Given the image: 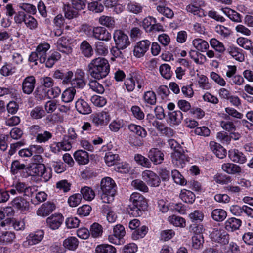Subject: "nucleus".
I'll use <instances>...</instances> for the list:
<instances>
[{"instance_id":"f257e3e1","label":"nucleus","mask_w":253,"mask_h":253,"mask_svg":"<svg viewBox=\"0 0 253 253\" xmlns=\"http://www.w3.org/2000/svg\"><path fill=\"white\" fill-rule=\"evenodd\" d=\"M87 71L93 78L96 80L102 79L109 74L110 64L105 58H95L88 65Z\"/></svg>"},{"instance_id":"f03ea898","label":"nucleus","mask_w":253,"mask_h":253,"mask_svg":"<svg viewBox=\"0 0 253 253\" xmlns=\"http://www.w3.org/2000/svg\"><path fill=\"white\" fill-rule=\"evenodd\" d=\"M101 199L105 203L114 201L116 193V185L114 180L109 177L102 179L100 182Z\"/></svg>"},{"instance_id":"7ed1b4c3","label":"nucleus","mask_w":253,"mask_h":253,"mask_svg":"<svg viewBox=\"0 0 253 253\" xmlns=\"http://www.w3.org/2000/svg\"><path fill=\"white\" fill-rule=\"evenodd\" d=\"M132 204L129 205L128 210L129 214L133 216H140L147 208V202L144 197L140 193H133L130 197Z\"/></svg>"},{"instance_id":"20e7f679","label":"nucleus","mask_w":253,"mask_h":253,"mask_svg":"<svg viewBox=\"0 0 253 253\" xmlns=\"http://www.w3.org/2000/svg\"><path fill=\"white\" fill-rule=\"evenodd\" d=\"M171 157L172 163L179 168H183L188 161V157L181 147H178L177 150L171 153Z\"/></svg>"},{"instance_id":"39448f33","label":"nucleus","mask_w":253,"mask_h":253,"mask_svg":"<svg viewBox=\"0 0 253 253\" xmlns=\"http://www.w3.org/2000/svg\"><path fill=\"white\" fill-rule=\"evenodd\" d=\"M72 39L69 37L62 36L59 38L56 43L57 49L63 53L69 54L72 52L71 46Z\"/></svg>"},{"instance_id":"423d86ee","label":"nucleus","mask_w":253,"mask_h":253,"mask_svg":"<svg viewBox=\"0 0 253 253\" xmlns=\"http://www.w3.org/2000/svg\"><path fill=\"white\" fill-rule=\"evenodd\" d=\"M113 38L115 45L118 46L121 49H125L130 43L128 36L120 30L115 31Z\"/></svg>"},{"instance_id":"0eeeda50","label":"nucleus","mask_w":253,"mask_h":253,"mask_svg":"<svg viewBox=\"0 0 253 253\" xmlns=\"http://www.w3.org/2000/svg\"><path fill=\"white\" fill-rule=\"evenodd\" d=\"M142 176L143 180L151 187H158L161 183L160 177L153 171L144 170L142 173Z\"/></svg>"},{"instance_id":"6e6552de","label":"nucleus","mask_w":253,"mask_h":253,"mask_svg":"<svg viewBox=\"0 0 253 253\" xmlns=\"http://www.w3.org/2000/svg\"><path fill=\"white\" fill-rule=\"evenodd\" d=\"M90 120L96 126L107 125L110 120L109 113L105 111L93 113L90 116Z\"/></svg>"},{"instance_id":"1a4fd4ad","label":"nucleus","mask_w":253,"mask_h":253,"mask_svg":"<svg viewBox=\"0 0 253 253\" xmlns=\"http://www.w3.org/2000/svg\"><path fill=\"white\" fill-rule=\"evenodd\" d=\"M89 31H91L92 37L100 41H109L111 39V34L104 27H95L92 29L89 27Z\"/></svg>"},{"instance_id":"9d476101","label":"nucleus","mask_w":253,"mask_h":253,"mask_svg":"<svg viewBox=\"0 0 253 253\" xmlns=\"http://www.w3.org/2000/svg\"><path fill=\"white\" fill-rule=\"evenodd\" d=\"M151 42L147 40L138 42L134 47L133 54L137 58L143 57L149 50Z\"/></svg>"},{"instance_id":"9b49d317","label":"nucleus","mask_w":253,"mask_h":253,"mask_svg":"<svg viewBox=\"0 0 253 253\" xmlns=\"http://www.w3.org/2000/svg\"><path fill=\"white\" fill-rule=\"evenodd\" d=\"M36 79L30 75L24 78L22 83V90L24 94L30 95L32 93L36 85Z\"/></svg>"},{"instance_id":"f8f14e48","label":"nucleus","mask_w":253,"mask_h":253,"mask_svg":"<svg viewBox=\"0 0 253 253\" xmlns=\"http://www.w3.org/2000/svg\"><path fill=\"white\" fill-rule=\"evenodd\" d=\"M212 241L225 245L228 244L230 237L229 235L224 231L214 229L210 234Z\"/></svg>"},{"instance_id":"ddd939ff","label":"nucleus","mask_w":253,"mask_h":253,"mask_svg":"<svg viewBox=\"0 0 253 253\" xmlns=\"http://www.w3.org/2000/svg\"><path fill=\"white\" fill-rule=\"evenodd\" d=\"M12 206L21 212L27 211L30 208L29 202L21 196L14 198L11 203Z\"/></svg>"},{"instance_id":"4468645a","label":"nucleus","mask_w":253,"mask_h":253,"mask_svg":"<svg viewBox=\"0 0 253 253\" xmlns=\"http://www.w3.org/2000/svg\"><path fill=\"white\" fill-rule=\"evenodd\" d=\"M44 232L39 230L30 233L27 237V240L24 242L25 246L33 245L38 244L43 239Z\"/></svg>"},{"instance_id":"2eb2a0df","label":"nucleus","mask_w":253,"mask_h":253,"mask_svg":"<svg viewBox=\"0 0 253 253\" xmlns=\"http://www.w3.org/2000/svg\"><path fill=\"white\" fill-rule=\"evenodd\" d=\"M63 221V217L61 214H55L46 219L47 226L52 230L58 229Z\"/></svg>"},{"instance_id":"dca6fc26","label":"nucleus","mask_w":253,"mask_h":253,"mask_svg":"<svg viewBox=\"0 0 253 253\" xmlns=\"http://www.w3.org/2000/svg\"><path fill=\"white\" fill-rule=\"evenodd\" d=\"M74 77V73L72 71H66L65 72L57 70L54 72L53 77L55 79H61L62 83L64 85L70 84Z\"/></svg>"},{"instance_id":"f3484780","label":"nucleus","mask_w":253,"mask_h":253,"mask_svg":"<svg viewBox=\"0 0 253 253\" xmlns=\"http://www.w3.org/2000/svg\"><path fill=\"white\" fill-rule=\"evenodd\" d=\"M228 157L233 162L244 164L247 161V158L243 152L238 149H231L228 151Z\"/></svg>"},{"instance_id":"a211bd4d","label":"nucleus","mask_w":253,"mask_h":253,"mask_svg":"<svg viewBox=\"0 0 253 253\" xmlns=\"http://www.w3.org/2000/svg\"><path fill=\"white\" fill-rule=\"evenodd\" d=\"M164 156L163 153L155 148L151 149L148 153V157L155 165L161 164L164 160Z\"/></svg>"},{"instance_id":"6ab92c4d","label":"nucleus","mask_w":253,"mask_h":253,"mask_svg":"<svg viewBox=\"0 0 253 253\" xmlns=\"http://www.w3.org/2000/svg\"><path fill=\"white\" fill-rule=\"evenodd\" d=\"M75 108L80 114L83 115H88L92 112L91 108L88 102L82 98L76 101Z\"/></svg>"},{"instance_id":"aec40b11","label":"nucleus","mask_w":253,"mask_h":253,"mask_svg":"<svg viewBox=\"0 0 253 253\" xmlns=\"http://www.w3.org/2000/svg\"><path fill=\"white\" fill-rule=\"evenodd\" d=\"M50 48V44L46 42L41 43L37 46L35 51L39 55L40 63L46 61L47 52Z\"/></svg>"},{"instance_id":"412c9836","label":"nucleus","mask_w":253,"mask_h":253,"mask_svg":"<svg viewBox=\"0 0 253 253\" xmlns=\"http://www.w3.org/2000/svg\"><path fill=\"white\" fill-rule=\"evenodd\" d=\"M55 209L53 203L47 202L43 204L37 211L36 213L40 216H46L51 213Z\"/></svg>"},{"instance_id":"4be33fe9","label":"nucleus","mask_w":253,"mask_h":253,"mask_svg":"<svg viewBox=\"0 0 253 253\" xmlns=\"http://www.w3.org/2000/svg\"><path fill=\"white\" fill-rule=\"evenodd\" d=\"M168 122L172 126H178L182 122L183 114L180 110L173 111L168 114Z\"/></svg>"},{"instance_id":"5701e85b","label":"nucleus","mask_w":253,"mask_h":253,"mask_svg":"<svg viewBox=\"0 0 253 253\" xmlns=\"http://www.w3.org/2000/svg\"><path fill=\"white\" fill-rule=\"evenodd\" d=\"M221 169L226 173L231 175L239 174L242 171L241 167L232 163L223 164Z\"/></svg>"},{"instance_id":"b1692460","label":"nucleus","mask_w":253,"mask_h":253,"mask_svg":"<svg viewBox=\"0 0 253 253\" xmlns=\"http://www.w3.org/2000/svg\"><path fill=\"white\" fill-rule=\"evenodd\" d=\"M242 221L235 217L228 218L224 223L225 228L229 232H233L239 229L241 226Z\"/></svg>"},{"instance_id":"393cba45","label":"nucleus","mask_w":253,"mask_h":253,"mask_svg":"<svg viewBox=\"0 0 253 253\" xmlns=\"http://www.w3.org/2000/svg\"><path fill=\"white\" fill-rule=\"evenodd\" d=\"M210 148L217 157L224 158L226 155V150L220 144L211 141L210 143Z\"/></svg>"},{"instance_id":"a878e982","label":"nucleus","mask_w":253,"mask_h":253,"mask_svg":"<svg viewBox=\"0 0 253 253\" xmlns=\"http://www.w3.org/2000/svg\"><path fill=\"white\" fill-rule=\"evenodd\" d=\"M74 157L79 165H85L89 162L88 153L83 150L76 151L74 154Z\"/></svg>"},{"instance_id":"bb28decb","label":"nucleus","mask_w":253,"mask_h":253,"mask_svg":"<svg viewBox=\"0 0 253 253\" xmlns=\"http://www.w3.org/2000/svg\"><path fill=\"white\" fill-rule=\"evenodd\" d=\"M17 71L16 67L11 63L5 62L0 70V74L5 77L13 75Z\"/></svg>"},{"instance_id":"cd10ccee","label":"nucleus","mask_w":253,"mask_h":253,"mask_svg":"<svg viewBox=\"0 0 253 253\" xmlns=\"http://www.w3.org/2000/svg\"><path fill=\"white\" fill-rule=\"evenodd\" d=\"M76 93V90L69 87L63 92L61 100L65 103H70L73 100Z\"/></svg>"},{"instance_id":"c85d7f7f","label":"nucleus","mask_w":253,"mask_h":253,"mask_svg":"<svg viewBox=\"0 0 253 253\" xmlns=\"http://www.w3.org/2000/svg\"><path fill=\"white\" fill-rule=\"evenodd\" d=\"M128 128L131 132L142 138H144L147 136V133L146 130L139 125L130 124L128 125Z\"/></svg>"},{"instance_id":"c756f323","label":"nucleus","mask_w":253,"mask_h":253,"mask_svg":"<svg viewBox=\"0 0 253 253\" xmlns=\"http://www.w3.org/2000/svg\"><path fill=\"white\" fill-rule=\"evenodd\" d=\"M180 198L186 203L192 204L195 200V195L190 190L183 189L181 191Z\"/></svg>"},{"instance_id":"7c9ffc66","label":"nucleus","mask_w":253,"mask_h":253,"mask_svg":"<svg viewBox=\"0 0 253 253\" xmlns=\"http://www.w3.org/2000/svg\"><path fill=\"white\" fill-rule=\"evenodd\" d=\"M211 216L214 221H222L226 218L227 212L223 209H215L212 211Z\"/></svg>"},{"instance_id":"2f4dec72","label":"nucleus","mask_w":253,"mask_h":253,"mask_svg":"<svg viewBox=\"0 0 253 253\" xmlns=\"http://www.w3.org/2000/svg\"><path fill=\"white\" fill-rule=\"evenodd\" d=\"M81 53L86 57H90L93 54V49L89 42L84 40L80 45Z\"/></svg>"},{"instance_id":"473e14b6","label":"nucleus","mask_w":253,"mask_h":253,"mask_svg":"<svg viewBox=\"0 0 253 253\" xmlns=\"http://www.w3.org/2000/svg\"><path fill=\"white\" fill-rule=\"evenodd\" d=\"M80 192L82 197L87 201H90L92 200L95 196L93 190L88 186H85L82 187L81 189Z\"/></svg>"},{"instance_id":"72a5a7b5","label":"nucleus","mask_w":253,"mask_h":253,"mask_svg":"<svg viewBox=\"0 0 253 253\" xmlns=\"http://www.w3.org/2000/svg\"><path fill=\"white\" fill-rule=\"evenodd\" d=\"M95 51L99 55L106 56L109 52V48L107 44L101 41L95 43Z\"/></svg>"},{"instance_id":"f704fd0d","label":"nucleus","mask_w":253,"mask_h":253,"mask_svg":"<svg viewBox=\"0 0 253 253\" xmlns=\"http://www.w3.org/2000/svg\"><path fill=\"white\" fill-rule=\"evenodd\" d=\"M221 10L232 21L235 22H241V16L236 11L228 8H222Z\"/></svg>"},{"instance_id":"c9c22d12","label":"nucleus","mask_w":253,"mask_h":253,"mask_svg":"<svg viewBox=\"0 0 253 253\" xmlns=\"http://www.w3.org/2000/svg\"><path fill=\"white\" fill-rule=\"evenodd\" d=\"M192 44L197 50L201 52L206 51L209 47L208 43L206 41L200 38L193 40Z\"/></svg>"},{"instance_id":"e433bc0d","label":"nucleus","mask_w":253,"mask_h":253,"mask_svg":"<svg viewBox=\"0 0 253 253\" xmlns=\"http://www.w3.org/2000/svg\"><path fill=\"white\" fill-rule=\"evenodd\" d=\"M63 11L65 18L69 20L79 16V11L72 8V6L69 4L65 5Z\"/></svg>"},{"instance_id":"4c0bfd02","label":"nucleus","mask_w":253,"mask_h":253,"mask_svg":"<svg viewBox=\"0 0 253 253\" xmlns=\"http://www.w3.org/2000/svg\"><path fill=\"white\" fill-rule=\"evenodd\" d=\"M61 57V54L57 51H54L46 59L45 66L47 68H51Z\"/></svg>"},{"instance_id":"58836bf2","label":"nucleus","mask_w":253,"mask_h":253,"mask_svg":"<svg viewBox=\"0 0 253 253\" xmlns=\"http://www.w3.org/2000/svg\"><path fill=\"white\" fill-rule=\"evenodd\" d=\"M96 253H116V250L113 246L109 244L98 245L95 249Z\"/></svg>"},{"instance_id":"ea45409f","label":"nucleus","mask_w":253,"mask_h":253,"mask_svg":"<svg viewBox=\"0 0 253 253\" xmlns=\"http://www.w3.org/2000/svg\"><path fill=\"white\" fill-rule=\"evenodd\" d=\"M15 238V234L10 231H3L0 233V243L6 244L11 243Z\"/></svg>"},{"instance_id":"a19ab883","label":"nucleus","mask_w":253,"mask_h":253,"mask_svg":"<svg viewBox=\"0 0 253 253\" xmlns=\"http://www.w3.org/2000/svg\"><path fill=\"white\" fill-rule=\"evenodd\" d=\"M63 246L67 249L74 250L78 246V239L74 237H68L64 241Z\"/></svg>"},{"instance_id":"79ce46f5","label":"nucleus","mask_w":253,"mask_h":253,"mask_svg":"<svg viewBox=\"0 0 253 253\" xmlns=\"http://www.w3.org/2000/svg\"><path fill=\"white\" fill-rule=\"evenodd\" d=\"M90 235L93 238H98L100 237L103 233L102 227L101 225L98 223H94L90 228Z\"/></svg>"},{"instance_id":"37998d69","label":"nucleus","mask_w":253,"mask_h":253,"mask_svg":"<svg viewBox=\"0 0 253 253\" xmlns=\"http://www.w3.org/2000/svg\"><path fill=\"white\" fill-rule=\"evenodd\" d=\"M99 23L108 28H113L115 26V20L113 17L106 15L101 16L99 18Z\"/></svg>"},{"instance_id":"c03bdc74","label":"nucleus","mask_w":253,"mask_h":253,"mask_svg":"<svg viewBox=\"0 0 253 253\" xmlns=\"http://www.w3.org/2000/svg\"><path fill=\"white\" fill-rule=\"evenodd\" d=\"M143 98L145 102L151 105L156 103L157 98L155 93L153 91H147L143 95Z\"/></svg>"},{"instance_id":"a18cd8bd","label":"nucleus","mask_w":253,"mask_h":253,"mask_svg":"<svg viewBox=\"0 0 253 253\" xmlns=\"http://www.w3.org/2000/svg\"><path fill=\"white\" fill-rule=\"evenodd\" d=\"M126 9L130 12L137 14L142 12V6L136 2L129 1L126 4Z\"/></svg>"},{"instance_id":"49530a36","label":"nucleus","mask_w":253,"mask_h":253,"mask_svg":"<svg viewBox=\"0 0 253 253\" xmlns=\"http://www.w3.org/2000/svg\"><path fill=\"white\" fill-rule=\"evenodd\" d=\"M169 221L176 227H184L185 226V221L182 217L172 215L168 218Z\"/></svg>"},{"instance_id":"de8ad7c7","label":"nucleus","mask_w":253,"mask_h":253,"mask_svg":"<svg viewBox=\"0 0 253 253\" xmlns=\"http://www.w3.org/2000/svg\"><path fill=\"white\" fill-rule=\"evenodd\" d=\"M237 42L239 46L246 50H251L253 48V42L247 38L239 37L237 39Z\"/></svg>"},{"instance_id":"09e8293b","label":"nucleus","mask_w":253,"mask_h":253,"mask_svg":"<svg viewBox=\"0 0 253 253\" xmlns=\"http://www.w3.org/2000/svg\"><path fill=\"white\" fill-rule=\"evenodd\" d=\"M204 241V237L202 234H195L192 238V247L196 249L202 248Z\"/></svg>"},{"instance_id":"8fccbe9b","label":"nucleus","mask_w":253,"mask_h":253,"mask_svg":"<svg viewBox=\"0 0 253 253\" xmlns=\"http://www.w3.org/2000/svg\"><path fill=\"white\" fill-rule=\"evenodd\" d=\"M137 75L133 73V75H131L130 77L127 78L126 79L124 82V85L126 88L128 92H131L134 90L135 87V78Z\"/></svg>"},{"instance_id":"3c124183","label":"nucleus","mask_w":253,"mask_h":253,"mask_svg":"<svg viewBox=\"0 0 253 253\" xmlns=\"http://www.w3.org/2000/svg\"><path fill=\"white\" fill-rule=\"evenodd\" d=\"M88 85L90 89L97 93L102 94L104 92L105 90L103 86L96 80H92L90 81Z\"/></svg>"},{"instance_id":"603ef678","label":"nucleus","mask_w":253,"mask_h":253,"mask_svg":"<svg viewBox=\"0 0 253 253\" xmlns=\"http://www.w3.org/2000/svg\"><path fill=\"white\" fill-rule=\"evenodd\" d=\"M52 137V134L48 131H42L38 134L36 137V141L38 143H42L47 142Z\"/></svg>"},{"instance_id":"864d4df0","label":"nucleus","mask_w":253,"mask_h":253,"mask_svg":"<svg viewBox=\"0 0 253 253\" xmlns=\"http://www.w3.org/2000/svg\"><path fill=\"white\" fill-rule=\"evenodd\" d=\"M70 84L72 88L76 90V89H83L86 85L85 79H80L78 78H74L72 79Z\"/></svg>"},{"instance_id":"5fc2aeb1","label":"nucleus","mask_w":253,"mask_h":253,"mask_svg":"<svg viewBox=\"0 0 253 253\" xmlns=\"http://www.w3.org/2000/svg\"><path fill=\"white\" fill-rule=\"evenodd\" d=\"M211 46L216 51L223 53L225 51L223 44L215 38L211 39L210 41Z\"/></svg>"},{"instance_id":"6e6d98bb","label":"nucleus","mask_w":253,"mask_h":253,"mask_svg":"<svg viewBox=\"0 0 253 253\" xmlns=\"http://www.w3.org/2000/svg\"><path fill=\"white\" fill-rule=\"evenodd\" d=\"M135 161L139 165L146 168L151 167V163L147 158L141 154H137L134 157Z\"/></svg>"},{"instance_id":"4d7b16f0","label":"nucleus","mask_w":253,"mask_h":253,"mask_svg":"<svg viewBox=\"0 0 253 253\" xmlns=\"http://www.w3.org/2000/svg\"><path fill=\"white\" fill-rule=\"evenodd\" d=\"M240 49L237 47H230L228 49L229 53L236 60L240 62L244 60V55L240 51Z\"/></svg>"},{"instance_id":"13d9d810","label":"nucleus","mask_w":253,"mask_h":253,"mask_svg":"<svg viewBox=\"0 0 253 253\" xmlns=\"http://www.w3.org/2000/svg\"><path fill=\"white\" fill-rule=\"evenodd\" d=\"M156 18L152 16H148L143 19L142 26L147 32H151L153 25L155 24Z\"/></svg>"},{"instance_id":"bf43d9fd","label":"nucleus","mask_w":253,"mask_h":253,"mask_svg":"<svg viewBox=\"0 0 253 253\" xmlns=\"http://www.w3.org/2000/svg\"><path fill=\"white\" fill-rule=\"evenodd\" d=\"M31 175H42V172L45 170V166L43 164H33L31 167Z\"/></svg>"},{"instance_id":"052dcab7","label":"nucleus","mask_w":253,"mask_h":253,"mask_svg":"<svg viewBox=\"0 0 253 253\" xmlns=\"http://www.w3.org/2000/svg\"><path fill=\"white\" fill-rule=\"evenodd\" d=\"M148 228L145 225L141 226L140 228L136 229L132 233V238L134 240H137L139 238H143L148 232Z\"/></svg>"},{"instance_id":"680f3d73","label":"nucleus","mask_w":253,"mask_h":253,"mask_svg":"<svg viewBox=\"0 0 253 253\" xmlns=\"http://www.w3.org/2000/svg\"><path fill=\"white\" fill-rule=\"evenodd\" d=\"M26 165L21 163L19 160H14L12 162L10 168V171L12 174H16L20 170L25 169Z\"/></svg>"},{"instance_id":"e2e57ef3","label":"nucleus","mask_w":253,"mask_h":253,"mask_svg":"<svg viewBox=\"0 0 253 253\" xmlns=\"http://www.w3.org/2000/svg\"><path fill=\"white\" fill-rule=\"evenodd\" d=\"M171 176L174 182L181 185H185L187 183L186 180L177 170H173L171 171Z\"/></svg>"},{"instance_id":"0e129e2a","label":"nucleus","mask_w":253,"mask_h":253,"mask_svg":"<svg viewBox=\"0 0 253 253\" xmlns=\"http://www.w3.org/2000/svg\"><path fill=\"white\" fill-rule=\"evenodd\" d=\"M131 185L135 189L138 190L140 191L143 192H148L149 188L146 183L140 179H135L133 180L131 182Z\"/></svg>"},{"instance_id":"69168bd1","label":"nucleus","mask_w":253,"mask_h":253,"mask_svg":"<svg viewBox=\"0 0 253 253\" xmlns=\"http://www.w3.org/2000/svg\"><path fill=\"white\" fill-rule=\"evenodd\" d=\"M189 217L192 222L198 223L203 220L204 215L202 211L195 210L189 214Z\"/></svg>"},{"instance_id":"338daca9","label":"nucleus","mask_w":253,"mask_h":253,"mask_svg":"<svg viewBox=\"0 0 253 253\" xmlns=\"http://www.w3.org/2000/svg\"><path fill=\"white\" fill-rule=\"evenodd\" d=\"M170 66L167 64L161 65L159 68V71L162 77L166 79H169L172 75L170 70Z\"/></svg>"},{"instance_id":"774afa93","label":"nucleus","mask_w":253,"mask_h":253,"mask_svg":"<svg viewBox=\"0 0 253 253\" xmlns=\"http://www.w3.org/2000/svg\"><path fill=\"white\" fill-rule=\"evenodd\" d=\"M24 23L26 26L31 30L36 29L38 27L37 20L29 14L27 15Z\"/></svg>"}]
</instances>
